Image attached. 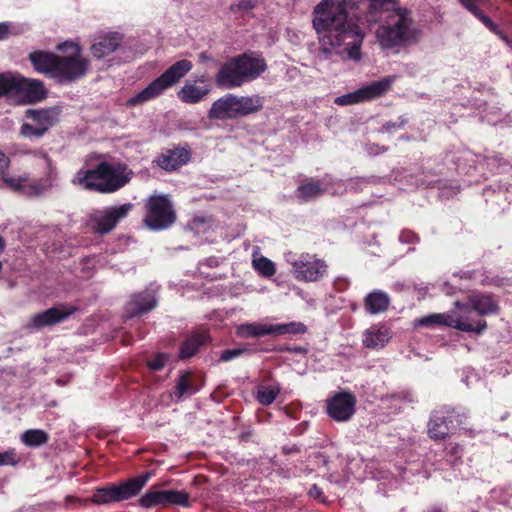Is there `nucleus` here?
<instances>
[{
  "label": "nucleus",
  "instance_id": "obj_1",
  "mask_svg": "<svg viewBox=\"0 0 512 512\" xmlns=\"http://www.w3.org/2000/svg\"><path fill=\"white\" fill-rule=\"evenodd\" d=\"M351 0H321L314 8L312 24L319 39L318 57L328 59L333 52L354 61L361 59L364 33L355 22Z\"/></svg>",
  "mask_w": 512,
  "mask_h": 512
},
{
  "label": "nucleus",
  "instance_id": "obj_2",
  "mask_svg": "<svg viewBox=\"0 0 512 512\" xmlns=\"http://www.w3.org/2000/svg\"><path fill=\"white\" fill-rule=\"evenodd\" d=\"M132 171L120 162H100L94 169L79 170L72 183L86 190L113 193L124 187L131 179Z\"/></svg>",
  "mask_w": 512,
  "mask_h": 512
},
{
  "label": "nucleus",
  "instance_id": "obj_3",
  "mask_svg": "<svg viewBox=\"0 0 512 512\" xmlns=\"http://www.w3.org/2000/svg\"><path fill=\"white\" fill-rule=\"evenodd\" d=\"M418 29L411 13L404 8L387 12L383 23L376 30V39L383 50H398L415 40Z\"/></svg>",
  "mask_w": 512,
  "mask_h": 512
},
{
  "label": "nucleus",
  "instance_id": "obj_4",
  "mask_svg": "<svg viewBox=\"0 0 512 512\" xmlns=\"http://www.w3.org/2000/svg\"><path fill=\"white\" fill-rule=\"evenodd\" d=\"M193 65L191 61L182 59L171 65L158 78L153 80L147 87L127 100L128 106H138L147 103L161 96L168 88L175 85L183 78Z\"/></svg>",
  "mask_w": 512,
  "mask_h": 512
},
{
  "label": "nucleus",
  "instance_id": "obj_5",
  "mask_svg": "<svg viewBox=\"0 0 512 512\" xmlns=\"http://www.w3.org/2000/svg\"><path fill=\"white\" fill-rule=\"evenodd\" d=\"M71 50L70 55L59 56L54 70V80L59 84H67L82 78L89 67L88 60L82 56L80 47L74 42H63L58 50Z\"/></svg>",
  "mask_w": 512,
  "mask_h": 512
},
{
  "label": "nucleus",
  "instance_id": "obj_6",
  "mask_svg": "<svg viewBox=\"0 0 512 512\" xmlns=\"http://www.w3.org/2000/svg\"><path fill=\"white\" fill-rule=\"evenodd\" d=\"M149 472L130 478L120 485H109L95 489L91 501L97 505L127 500L136 496L150 479Z\"/></svg>",
  "mask_w": 512,
  "mask_h": 512
},
{
  "label": "nucleus",
  "instance_id": "obj_7",
  "mask_svg": "<svg viewBox=\"0 0 512 512\" xmlns=\"http://www.w3.org/2000/svg\"><path fill=\"white\" fill-rule=\"evenodd\" d=\"M146 208L145 223L153 230L166 229L175 220L172 204L166 196H151Z\"/></svg>",
  "mask_w": 512,
  "mask_h": 512
},
{
  "label": "nucleus",
  "instance_id": "obj_8",
  "mask_svg": "<svg viewBox=\"0 0 512 512\" xmlns=\"http://www.w3.org/2000/svg\"><path fill=\"white\" fill-rule=\"evenodd\" d=\"M395 80V76L384 77L358 90L336 97L335 103L340 106H347L376 99L389 91Z\"/></svg>",
  "mask_w": 512,
  "mask_h": 512
},
{
  "label": "nucleus",
  "instance_id": "obj_9",
  "mask_svg": "<svg viewBox=\"0 0 512 512\" xmlns=\"http://www.w3.org/2000/svg\"><path fill=\"white\" fill-rule=\"evenodd\" d=\"M133 204L125 203L119 206L106 207L94 211L90 216L92 228L99 234H106L113 230L118 222L124 219L132 210Z\"/></svg>",
  "mask_w": 512,
  "mask_h": 512
},
{
  "label": "nucleus",
  "instance_id": "obj_10",
  "mask_svg": "<svg viewBox=\"0 0 512 512\" xmlns=\"http://www.w3.org/2000/svg\"><path fill=\"white\" fill-rule=\"evenodd\" d=\"M140 506L153 508L156 506L179 505L189 507V494L183 490H156L147 491L140 499Z\"/></svg>",
  "mask_w": 512,
  "mask_h": 512
},
{
  "label": "nucleus",
  "instance_id": "obj_11",
  "mask_svg": "<svg viewBox=\"0 0 512 512\" xmlns=\"http://www.w3.org/2000/svg\"><path fill=\"white\" fill-rule=\"evenodd\" d=\"M327 272L326 263L313 255L302 254L292 262V273L299 281L314 282Z\"/></svg>",
  "mask_w": 512,
  "mask_h": 512
},
{
  "label": "nucleus",
  "instance_id": "obj_12",
  "mask_svg": "<svg viewBox=\"0 0 512 512\" xmlns=\"http://www.w3.org/2000/svg\"><path fill=\"white\" fill-rule=\"evenodd\" d=\"M26 117L31 123H24L20 133L27 138H40L56 121V112L52 109L28 110Z\"/></svg>",
  "mask_w": 512,
  "mask_h": 512
},
{
  "label": "nucleus",
  "instance_id": "obj_13",
  "mask_svg": "<svg viewBox=\"0 0 512 512\" xmlns=\"http://www.w3.org/2000/svg\"><path fill=\"white\" fill-rule=\"evenodd\" d=\"M356 397L350 392H338L326 402V412L336 422L349 421L356 411Z\"/></svg>",
  "mask_w": 512,
  "mask_h": 512
},
{
  "label": "nucleus",
  "instance_id": "obj_14",
  "mask_svg": "<svg viewBox=\"0 0 512 512\" xmlns=\"http://www.w3.org/2000/svg\"><path fill=\"white\" fill-rule=\"evenodd\" d=\"M460 414L450 407H442L433 411L428 424L429 436L436 440H442L447 437L454 429L453 421Z\"/></svg>",
  "mask_w": 512,
  "mask_h": 512
},
{
  "label": "nucleus",
  "instance_id": "obj_15",
  "mask_svg": "<svg viewBox=\"0 0 512 512\" xmlns=\"http://www.w3.org/2000/svg\"><path fill=\"white\" fill-rule=\"evenodd\" d=\"M235 58L243 84L257 79L267 69L266 61L260 54L249 52L235 56Z\"/></svg>",
  "mask_w": 512,
  "mask_h": 512
},
{
  "label": "nucleus",
  "instance_id": "obj_16",
  "mask_svg": "<svg viewBox=\"0 0 512 512\" xmlns=\"http://www.w3.org/2000/svg\"><path fill=\"white\" fill-rule=\"evenodd\" d=\"M34 155L46 163L47 173L46 175L34 182H29L26 188V195L38 196L44 194L48 190L58 185V171L53 165L47 154L41 150L34 152Z\"/></svg>",
  "mask_w": 512,
  "mask_h": 512
},
{
  "label": "nucleus",
  "instance_id": "obj_17",
  "mask_svg": "<svg viewBox=\"0 0 512 512\" xmlns=\"http://www.w3.org/2000/svg\"><path fill=\"white\" fill-rule=\"evenodd\" d=\"M156 290L149 288L134 294L124 308L126 318H133L153 310L157 305Z\"/></svg>",
  "mask_w": 512,
  "mask_h": 512
},
{
  "label": "nucleus",
  "instance_id": "obj_18",
  "mask_svg": "<svg viewBox=\"0 0 512 512\" xmlns=\"http://www.w3.org/2000/svg\"><path fill=\"white\" fill-rule=\"evenodd\" d=\"M12 78L14 85L10 95L22 94L23 98L28 102L40 101L45 97L46 91L40 80L29 79L16 74H12Z\"/></svg>",
  "mask_w": 512,
  "mask_h": 512
},
{
  "label": "nucleus",
  "instance_id": "obj_19",
  "mask_svg": "<svg viewBox=\"0 0 512 512\" xmlns=\"http://www.w3.org/2000/svg\"><path fill=\"white\" fill-rule=\"evenodd\" d=\"M455 307L463 312L468 313L471 310L477 312L480 316L495 314L498 311L497 301L489 294L473 293L469 296V304L459 301L454 303Z\"/></svg>",
  "mask_w": 512,
  "mask_h": 512
},
{
  "label": "nucleus",
  "instance_id": "obj_20",
  "mask_svg": "<svg viewBox=\"0 0 512 512\" xmlns=\"http://www.w3.org/2000/svg\"><path fill=\"white\" fill-rule=\"evenodd\" d=\"M442 326L451 327L463 332L482 334L487 328L485 320L471 321L467 317L457 315L454 311L440 313Z\"/></svg>",
  "mask_w": 512,
  "mask_h": 512
},
{
  "label": "nucleus",
  "instance_id": "obj_21",
  "mask_svg": "<svg viewBox=\"0 0 512 512\" xmlns=\"http://www.w3.org/2000/svg\"><path fill=\"white\" fill-rule=\"evenodd\" d=\"M191 152L187 148L177 147L167 149L155 159L157 166L165 171L171 172L190 161Z\"/></svg>",
  "mask_w": 512,
  "mask_h": 512
},
{
  "label": "nucleus",
  "instance_id": "obj_22",
  "mask_svg": "<svg viewBox=\"0 0 512 512\" xmlns=\"http://www.w3.org/2000/svg\"><path fill=\"white\" fill-rule=\"evenodd\" d=\"M215 82L217 86L225 89H234L243 85L241 72L235 57L230 58L220 67L215 76Z\"/></svg>",
  "mask_w": 512,
  "mask_h": 512
},
{
  "label": "nucleus",
  "instance_id": "obj_23",
  "mask_svg": "<svg viewBox=\"0 0 512 512\" xmlns=\"http://www.w3.org/2000/svg\"><path fill=\"white\" fill-rule=\"evenodd\" d=\"M392 337L391 330L385 324H375L363 332V345L372 350L383 349Z\"/></svg>",
  "mask_w": 512,
  "mask_h": 512
},
{
  "label": "nucleus",
  "instance_id": "obj_24",
  "mask_svg": "<svg viewBox=\"0 0 512 512\" xmlns=\"http://www.w3.org/2000/svg\"><path fill=\"white\" fill-rule=\"evenodd\" d=\"M75 310V307H68L65 305L55 306L41 313L35 314L32 317L31 322L36 328L50 326L65 320Z\"/></svg>",
  "mask_w": 512,
  "mask_h": 512
},
{
  "label": "nucleus",
  "instance_id": "obj_25",
  "mask_svg": "<svg viewBox=\"0 0 512 512\" xmlns=\"http://www.w3.org/2000/svg\"><path fill=\"white\" fill-rule=\"evenodd\" d=\"M209 117L218 120L237 119L238 114L234 100V94H226L212 104Z\"/></svg>",
  "mask_w": 512,
  "mask_h": 512
},
{
  "label": "nucleus",
  "instance_id": "obj_26",
  "mask_svg": "<svg viewBox=\"0 0 512 512\" xmlns=\"http://www.w3.org/2000/svg\"><path fill=\"white\" fill-rule=\"evenodd\" d=\"M121 43V36L118 33H108L97 38L91 46V53L100 59L113 53Z\"/></svg>",
  "mask_w": 512,
  "mask_h": 512
},
{
  "label": "nucleus",
  "instance_id": "obj_27",
  "mask_svg": "<svg viewBox=\"0 0 512 512\" xmlns=\"http://www.w3.org/2000/svg\"><path fill=\"white\" fill-rule=\"evenodd\" d=\"M29 59L36 71L54 78L58 55L49 52L35 51L30 53Z\"/></svg>",
  "mask_w": 512,
  "mask_h": 512
},
{
  "label": "nucleus",
  "instance_id": "obj_28",
  "mask_svg": "<svg viewBox=\"0 0 512 512\" xmlns=\"http://www.w3.org/2000/svg\"><path fill=\"white\" fill-rule=\"evenodd\" d=\"M234 100L239 118L259 112L265 103L264 97L257 94L246 96L234 95Z\"/></svg>",
  "mask_w": 512,
  "mask_h": 512
},
{
  "label": "nucleus",
  "instance_id": "obj_29",
  "mask_svg": "<svg viewBox=\"0 0 512 512\" xmlns=\"http://www.w3.org/2000/svg\"><path fill=\"white\" fill-rule=\"evenodd\" d=\"M325 191L326 187L322 181L310 178L298 186L296 197L301 202H309L321 196Z\"/></svg>",
  "mask_w": 512,
  "mask_h": 512
},
{
  "label": "nucleus",
  "instance_id": "obj_30",
  "mask_svg": "<svg viewBox=\"0 0 512 512\" xmlns=\"http://www.w3.org/2000/svg\"><path fill=\"white\" fill-rule=\"evenodd\" d=\"M209 92L210 87L208 85L198 86L195 82L187 81L178 91L177 96L184 103L196 104L199 103Z\"/></svg>",
  "mask_w": 512,
  "mask_h": 512
},
{
  "label": "nucleus",
  "instance_id": "obj_31",
  "mask_svg": "<svg viewBox=\"0 0 512 512\" xmlns=\"http://www.w3.org/2000/svg\"><path fill=\"white\" fill-rule=\"evenodd\" d=\"M390 303L389 295L382 290H373L364 299V307L370 314H379L387 310Z\"/></svg>",
  "mask_w": 512,
  "mask_h": 512
},
{
  "label": "nucleus",
  "instance_id": "obj_32",
  "mask_svg": "<svg viewBox=\"0 0 512 512\" xmlns=\"http://www.w3.org/2000/svg\"><path fill=\"white\" fill-rule=\"evenodd\" d=\"M236 332L240 337L244 338L273 335V324L260 322L243 323L237 326Z\"/></svg>",
  "mask_w": 512,
  "mask_h": 512
},
{
  "label": "nucleus",
  "instance_id": "obj_33",
  "mask_svg": "<svg viewBox=\"0 0 512 512\" xmlns=\"http://www.w3.org/2000/svg\"><path fill=\"white\" fill-rule=\"evenodd\" d=\"M252 266L263 277H272L276 273L273 261L260 254V248L255 246L252 251Z\"/></svg>",
  "mask_w": 512,
  "mask_h": 512
},
{
  "label": "nucleus",
  "instance_id": "obj_34",
  "mask_svg": "<svg viewBox=\"0 0 512 512\" xmlns=\"http://www.w3.org/2000/svg\"><path fill=\"white\" fill-rule=\"evenodd\" d=\"M198 388L195 386L190 372L181 373L175 385V396L178 400L188 398L195 394Z\"/></svg>",
  "mask_w": 512,
  "mask_h": 512
},
{
  "label": "nucleus",
  "instance_id": "obj_35",
  "mask_svg": "<svg viewBox=\"0 0 512 512\" xmlns=\"http://www.w3.org/2000/svg\"><path fill=\"white\" fill-rule=\"evenodd\" d=\"M207 336L204 333H196L186 339L180 347V358L188 359L195 355L201 345L205 343Z\"/></svg>",
  "mask_w": 512,
  "mask_h": 512
},
{
  "label": "nucleus",
  "instance_id": "obj_36",
  "mask_svg": "<svg viewBox=\"0 0 512 512\" xmlns=\"http://www.w3.org/2000/svg\"><path fill=\"white\" fill-rule=\"evenodd\" d=\"M488 0H460L463 6L478 18L489 30L498 33V27L480 9L479 5Z\"/></svg>",
  "mask_w": 512,
  "mask_h": 512
},
{
  "label": "nucleus",
  "instance_id": "obj_37",
  "mask_svg": "<svg viewBox=\"0 0 512 512\" xmlns=\"http://www.w3.org/2000/svg\"><path fill=\"white\" fill-rule=\"evenodd\" d=\"M20 439L25 446L37 448L48 442L49 435L42 429H28L21 434Z\"/></svg>",
  "mask_w": 512,
  "mask_h": 512
},
{
  "label": "nucleus",
  "instance_id": "obj_38",
  "mask_svg": "<svg viewBox=\"0 0 512 512\" xmlns=\"http://www.w3.org/2000/svg\"><path fill=\"white\" fill-rule=\"evenodd\" d=\"M28 184L29 182L27 177L10 176L6 174V172L1 175L0 187H5L26 195V188L28 187Z\"/></svg>",
  "mask_w": 512,
  "mask_h": 512
},
{
  "label": "nucleus",
  "instance_id": "obj_39",
  "mask_svg": "<svg viewBox=\"0 0 512 512\" xmlns=\"http://www.w3.org/2000/svg\"><path fill=\"white\" fill-rule=\"evenodd\" d=\"M307 328L302 322L273 324V335L304 334Z\"/></svg>",
  "mask_w": 512,
  "mask_h": 512
},
{
  "label": "nucleus",
  "instance_id": "obj_40",
  "mask_svg": "<svg viewBox=\"0 0 512 512\" xmlns=\"http://www.w3.org/2000/svg\"><path fill=\"white\" fill-rule=\"evenodd\" d=\"M280 389L277 386L262 385L258 387L256 399L262 405H270L274 402Z\"/></svg>",
  "mask_w": 512,
  "mask_h": 512
},
{
  "label": "nucleus",
  "instance_id": "obj_41",
  "mask_svg": "<svg viewBox=\"0 0 512 512\" xmlns=\"http://www.w3.org/2000/svg\"><path fill=\"white\" fill-rule=\"evenodd\" d=\"M441 318H443L440 313H433L427 316H423L417 320H415L414 325L416 327H437L442 326Z\"/></svg>",
  "mask_w": 512,
  "mask_h": 512
},
{
  "label": "nucleus",
  "instance_id": "obj_42",
  "mask_svg": "<svg viewBox=\"0 0 512 512\" xmlns=\"http://www.w3.org/2000/svg\"><path fill=\"white\" fill-rule=\"evenodd\" d=\"M13 85L12 73H0V98L10 95Z\"/></svg>",
  "mask_w": 512,
  "mask_h": 512
},
{
  "label": "nucleus",
  "instance_id": "obj_43",
  "mask_svg": "<svg viewBox=\"0 0 512 512\" xmlns=\"http://www.w3.org/2000/svg\"><path fill=\"white\" fill-rule=\"evenodd\" d=\"M251 350L248 348H233V349H227L221 352L220 354V360L223 362H229L233 359H236L244 354L250 353Z\"/></svg>",
  "mask_w": 512,
  "mask_h": 512
},
{
  "label": "nucleus",
  "instance_id": "obj_44",
  "mask_svg": "<svg viewBox=\"0 0 512 512\" xmlns=\"http://www.w3.org/2000/svg\"><path fill=\"white\" fill-rule=\"evenodd\" d=\"M19 462L15 449H9L0 453V466H15Z\"/></svg>",
  "mask_w": 512,
  "mask_h": 512
},
{
  "label": "nucleus",
  "instance_id": "obj_45",
  "mask_svg": "<svg viewBox=\"0 0 512 512\" xmlns=\"http://www.w3.org/2000/svg\"><path fill=\"white\" fill-rule=\"evenodd\" d=\"M406 123H407V118H405L404 116H401V117H399L398 121H396V122L388 121V122L384 123L380 129V132L393 133L394 131L404 127Z\"/></svg>",
  "mask_w": 512,
  "mask_h": 512
},
{
  "label": "nucleus",
  "instance_id": "obj_46",
  "mask_svg": "<svg viewBox=\"0 0 512 512\" xmlns=\"http://www.w3.org/2000/svg\"><path fill=\"white\" fill-rule=\"evenodd\" d=\"M168 357L163 353H158L153 359L149 360L147 366L149 369L158 371L161 370L167 361Z\"/></svg>",
  "mask_w": 512,
  "mask_h": 512
},
{
  "label": "nucleus",
  "instance_id": "obj_47",
  "mask_svg": "<svg viewBox=\"0 0 512 512\" xmlns=\"http://www.w3.org/2000/svg\"><path fill=\"white\" fill-rule=\"evenodd\" d=\"M415 187H428L434 183V180L429 179L427 175H424V172L421 174V177L418 176H410L408 180Z\"/></svg>",
  "mask_w": 512,
  "mask_h": 512
},
{
  "label": "nucleus",
  "instance_id": "obj_48",
  "mask_svg": "<svg viewBox=\"0 0 512 512\" xmlns=\"http://www.w3.org/2000/svg\"><path fill=\"white\" fill-rule=\"evenodd\" d=\"M255 7V0H237L231 5V10H243L248 11Z\"/></svg>",
  "mask_w": 512,
  "mask_h": 512
},
{
  "label": "nucleus",
  "instance_id": "obj_49",
  "mask_svg": "<svg viewBox=\"0 0 512 512\" xmlns=\"http://www.w3.org/2000/svg\"><path fill=\"white\" fill-rule=\"evenodd\" d=\"M399 241L404 244L417 243L419 237L410 230H402L399 234Z\"/></svg>",
  "mask_w": 512,
  "mask_h": 512
},
{
  "label": "nucleus",
  "instance_id": "obj_50",
  "mask_svg": "<svg viewBox=\"0 0 512 512\" xmlns=\"http://www.w3.org/2000/svg\"><path fill=\"white\" fill-rule=\"evenodd\" d=\"M9 165V157L4 152L0 151V176L7 171Z\"/></svg>",
  "mask_w": 512,
  "mask_h": 512
},
{
  "label": "nucleus",
  "instance_id": "obj_51",
  "mask_svg": "<svg viewBox=\"0 0 512 512\" xmlns=\"http://www.w3.org/2000/svg\"><path fill=\"white\" fill-rule=\"evenodd\" d=\"M394 0H370L368 7L371 10L378 11L383 8L385 4L392 3Z\"/></svg>",
  "mask_w": 512,
  "mask_h": 512
},
{
  "label": "nucleus",
  "instance_id": "obj_52",
  "mask_svg": "<svg viewBox=\"0 0 512 512\" xmlns=\"http://www.w3.org/2000/svg\"><path fill=\"white\" fill-rule=\"evenodd\" d=\"M10 34V25L8 23H0V41L4 40Z\"/></svg>",
  "mask_w": 512,
  "mask_h": 512
},
{
  "label": "nucleus",
  "instance_id": "obj_53",
  "mask_svg": "<svg viewBox=\"0 0 512 512\" xmlns=\"http://www.w3.org/2000/svg\"><path fill=\"white\" fill-rule=\"evenodd\" d=\"M205 264L209 267H216L219 264V261L216 257H210L205 260Z\"/></svg>",
  "mask_w": 512,
  "mask_h": 512
},
{
  "label": "nucleus",
  "instance_id": "obj_54",
  "mask_svg": "<svg viewBox=\"0 0 512 512\" xmlns=\"http://www.w3.org/2000/svg\"><path fill=\"white\" fill-rule=\"evenodd\" d=\"M322 494V492L320 491V489L314 485L310 490H309V495L311 497H315V498H318L320 497V495Z\"/></svg>",
  "mask_w": 512,
  "mask_h": 512
},
{
  "label": "nucleus",
  "instance_id": "obj_55",
  "mask_svg": "<svg viewBox=\"0 0 512 512\" xmlns=\"http://www.w3.org/2000/svg\"><path fill=\"white\" fill-rule=\"evenodd\" d=\"M367 152L372 155H377L380 153L379 149L377 147H375L374 145H368Z\"/></svg>",
  "mask_w": 512,
  "mask_h": 512
},
{
  "label": "nucleus",
  "instance_id": "obj_56",
  "mask_svg": "<svg viewBox=\"0 0 512 512\" xmlns=\"http://www.w3.org/2000/svg\"><path fill=\"white\" fill-rule=\"evenodd\" d=\"M199 58H200V61L201 62H205V61H208V60H212V58L206 53V52H202L200 55H199Z\"/></svg>",
  "mask_w": 512,
  "mask_h": 512
},
{
  "label": "nucleus",
  "instance_id": "obj_57",
  "mask_svg": "<svg viewBox=\"0 0 512 512\" xmlns=\"http://www.w3.org/2000/svg\"><path fill=\"white\" fill-rule=\"evenodd\" d=\"M421 295H425L429 291L428 286H424L418 289Z\"/></svg>",
  "mask_w": 512,
  "mask_h": 512
},
{
  "label": "nucleus",
  "instance_id": "obj_58",
  "mask_svg": "<svg viewBox=\"0 0 512 512\" xmlns=\"http://www.w3.org/2000/svg\"><path fill=\"white\" fill-rule=\"evenodd\" d=\"M85 261H86L88 264H90V263H91V264H94L95 259H94V257H87V258L85 259Z\"/></svg>",
  "mask_w": 512,
  "mask_h": 512
},
{
  "label": "nucleus",
  "instance_id": "obj_59",
  "mask_svg": "<svg viewBox=\"0 0 512 512\" xmlns=\"http://www.w3.org/2000/svg\"><path fill=\"white\" fill-rule=\"evenodd\" d=\"M4 249V240L3 238L0 236V251H2Z\"/></svg>",
  "mask_w": 512,
  "mask_h": 512
},
{
  "label": "nucleus",
  "instance_id": "obj_60",
  "mask_svg": "<svg viewBox=\"0 0 512 512\" xmlns=\"http://www.w3.org/2000/svg\"><path fill=\"white\" fill-rule=\"evenodd\" d=\"M375 12H376V11L371 10V9L369 8V14H370L371 16H372V14H373V13H375ZM371 19H372V17H371V18H368V21H371Z\"/></svg>",
  "mask_w": 512,
  "mask_h": 512
},
{
  "label": "nucleus",
  "instance_id": "obj_61",
  "mask_svg": "<svg viewBox=\"0 0 512 512\" xmlns=\"http://www.w3.org/2000/svg\"><path fill=\"white\" fill-rule=\"evenodd\" d=\"M433 512H442L440 509L433 510Z\"/></svg>",
  "mask_w": 512,
  "mask_h": 512
}]
</instances>
